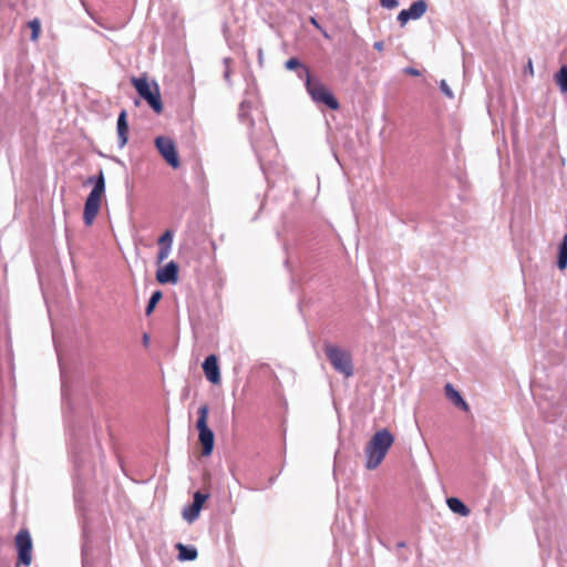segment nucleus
I'll list each match as a JSON object with an SVG mask.
<instances>
[{"mask_svg":"<svg viewBox=\"0 0 567 567\" xmlns=\"http://www.w3.org/2000/svg\"><path fill=\"white\" fill-rule=\"evenodd\" d=\"M393 442L394 436L386 429L378 431L371 437L364 449L368 470H374L381 464Z\"/></svg>","mask_w":567,"mask_h":567,"instance_id":"f257e3e1","label":"nucleus"},{"mask_svg":"<svg viewBox=\"0 0 567 567\" xmlns=\"http://www.w3.org/2000/svg\"><path fill=\"white\" fill-rule=\"evenodd\" d=\"M305 86L311 100L317 104H323L330 110H338L339 102L331 91L319 80L312 78L308 68H303Z\"/></svg>","mask_w":567,"mask_h":567,"instance_id":"f03ea898","label":"nucleus"},{"mask_svg":"<svg viewBox=\"0 0 567 567\" xmlns=\"http://www.w3.org/2000/svg\"><path fill=\"white\" fill-rule=\"evenodd\" d=\"M87 183L94 184L93 189L86 198L83 213L84 223L90 226L97 216L104 197L105 179L103 172L100 171L99 176L95 179L90 177Z\"/></svg>","mask_w":567,"mask_h":567,"instance_id":"7ed1b4c3","label":"nucleus"},{"mask_svg":"<svg viewBox=\"0 0 567 567\" xmlns=\"http://www.w3.org/2000/svg\"><path fill=\"white\" fill-rule=\"evenodd\" d=\"M324 352L330 363L338 372L347 378L353 374L352 358L348 350L336 346H327Z\"/></svg>","mask_w":567,"mask_h":567,"instance_id":"20e7f679","label":"nucleus"},{"mask_svg":"<svg viewBox=\"0 0 567 567\" xmlns=\"http://www.w3.org/2000/svg\"><path fill=\"white\" fill-rule=\"evenodd\" d=\"M132 83L138 94L147 101L150 106L156 112L162 111L159 90L156 83H150L145 78H133Z\"/></svg>","mask_w":567,"mask_h":567,"instance_id":"39448f33","label":"nucleus"},{"mask_svg":"<svg viewBox=\"0 0 567 567\" xmlns=\"http://www.w3.org/2000/svg\"><path fill=\"white\" fill-rule=\"evenodd\" d=\"M208 406L206 404L198 409V420L196 422V429L199 432L198 439L202 444V453L207 456L210 455L214 447V433L207 425L208 419Z\"/></svg>","mask_w":567,"mask_h":567,"instance_id":"423d86ee","label":"nucleus"},{"mask_svg":"<svg viewBox=\"0 0 567 567\" xmlns=\"http://www.w3.org/2000/svg\"><path fill=\"white\" fill-rule=\"evenodd\" d=\"M156 148L163 158L172 167L177 168L179 166V158L176 152V147L174 142L166 136H158L155 140Z\"/></svg>","mask_w":567,"mask_h":567,"instance_id":"0eeeda50","label":"nucleus"},{"mask_svg":"<svg viewBox=\"0 0 567 567\" xmlns=\"http://www.w3.org/2000/svg\"><path fill=\"white\" fill-rule=\"evenodd\" d=\"M16 547L18 549L19 561L29 566L32 560V540L27 529H21L16 536Z\"/></svg>","mask_w":567,"mask_h":567,"instance_id":"6e6552de","label":"nucleus"},{"mask_svg":"<svg viewBox=\"0 0 567 567\" xmlns=\"http://www.w3.org/2000/svg\"><path fill=\"white\" fill-rule=\"evenodd\" d=\"M207 498V494L196 492L194 494V502L189 506L184 508L183 518L188 523H193L194 520H196Z\"/></svg>","mask_w":567,"mask_h":567,"instance_id":"1a4fd4ad","label":"nucleus"},{"mask_svg":"<svg viewBox=\"0 0 567 567\" xmlns=\"http://www.w3.org/2000/svg\"><path fill=\"white\" fill-rule=\"evenodd\" d=\"M426 9V2L424 0H417L413 2L408 10H402L398 16V20L402 25H404L411 19L415 20L421 18L425 13Z\"/></svg>","mask_w":567,"mask_h":567,"instance_id":"9d476101","label":"nucleus"},{"mask_svg":"<svg viewBox=\"0 0 567 567\" xmlns=\"http://www.w3.org/2000/svg\"><path fill=\"white\" fill-rule=\"evenodd\" d=\"M156 280L162 285L176 284L178 281V266L174 261H169L157 270Z\"/></svg>","mask_w":567,"mask_h":567,"instance_id":"9b49d317","label":"nucleus"},{"mask_svg":"<svg viewBox=\"0 0 567 567\" xmlns=\"http://www.w3.org/2000/svg\"><path fill=\"white\" fill-rule=\"evenodd\" d=\"M204 373L209 382L218 384L220 382V371L217 357L208 355L203 363Z\"/></svg>","mask_w":567,"mask_h":567,"instance_id":"f8f14e48","label":"nucleus"},{"mask_svg":"<svg viewBox=\"0 0 567 567\" xmlns=\"http://www.w3.org/2000/svg\"><path fill=\"white\" fill-rule=\"evenodd\" d=\"M128 125L126 121V112L122 111L117 118V136L120 147H123L127 143Z\"/></svg>","mask_w":567,"mask_h":567,"instance_id":"ddd939ff","label":"nucleus"},{"mask_svg":"<svg viewBox=\"0 0 567 567\" xmlns=\"http://www.w3.org/2000/svg\"><path fill=\"white\" fill-rule=\"evenodd\" d=\"M445 395L447 396L449 400H451L453 402V404H455L456 406H460L462 410L464 411H467L468 410V405L467 403L463 400V398L461 396V394L451 385V384H446L445 385Z\"/></svg>","mask_w":567,"mask_h":567,"instance_id":"4468645a","label":"nucleus"},{"mask_svg":"<svg viewBox=\"0 0 567 567\" xmlns=\"http://www.w3.org/2000/svg\"><path fill=\"white\" fill-rule=\"evenodd\" d=\"M446 503L452 512L461 516H467L470 514V509L458 498H447Z\"/></svg>","mask_w":567,"mask_h":567,"instance_id":"2eb2a0df","label":"nucleus"},{"mask_svg":"<svg viewBox=\"0 0 567 567\" xmlns=\"http://www.w3.org/2000/svg\"><path fill=\"white\" fill-rule=\"evenodd\" d=\"M178 558L181 560H193L197 557V550L193 547H187L183 544H177Z\"/></svg>","mask_w":567,"mask_h":567,"instance_id":"dca6fc26","label":"nucleus"},{"mask_svg":"<svg viewBox=\"0 0 567 567\" xmlns=\"http://www.w3.org/2000/svg\"><path fill=\"white\" fill-rule=\"evenodd\" d=\"M557 265L560 270H565L567 267V235L564 237L563 241L559 245Z\"/></svg>","mask_w":567,"mask_h":567,"instance_id":"f3484780","label":"nucleus"},{"mask_svg":"<svg viewBox=\"0 0 567 567\" xmlns=\"http://www.w3.org/2000/svg\"><path fill=\"white\" fill-rule=\"evenodd\" d=\"M556 83L559 85L561 92H567V66L560 68L555 75Z\"/></svg>","mask_w":567,"mask_h":567,"instance_id":"a211bd4d","label":"nucleus"},{"mask_svg":"<svg viewBox=\"0 0 567 567\" xmlns=\"http://www.w3.org/2000/svg\"><path fill=\"white\" fill-rule=\"evenodd\" d=\"M286 68L288 70H295V69H301V71L298 73V76L302 80H305V74H303V68H306L305 65H302L300 63V61L296 58H291L289 59L287 62H286Z\"/></svg>","mask_w":567,"mask_h":567,"instance_id":"6ab92c4d","label":"nucleus"},{"mask_svg":"<svg viewBox=\"0 0 567 567\" xmlns=\"http://www.w3.org/2000/svg\"><path fill=\"white\" fill-rule=\"evenodd\" d=\"M162 299V292L161 291H155L150 301H148V305L146 307V315H151L153 312V310L155 309L156 305L158 303V301Z\"/></svg>","mask_w":567,"mask_h":567,"instance_id":"aec40b11","label":"nucleus"},{"mask_svg":"<svg viewBox=\"0 0 567 567\" xmlns=\"http://www.w3.org/2000/svg\"><path fill=\"white\" fill-rule=\"evenodd\" d=\"M29 28L31 29L32 33H31V39L33 41L38 40L39 35H40V31H41V23H40V20L39 19H33L32 21L29 22Z\"/></svg>","mask_w":567,"mask_h":567,"instance_id":"412c9836","label":"nucleus"},{"mask_svg":"<svg viewBox=\"0 0 567 567\" xmlns=\"http://www.w3.org/2000/svg\"><path fill=\"white\" fill-rule=\"evenodd\" d=\"M173 243V234L171 230H166L158 239V245L163 246H172Z\"/></svg>","mask_w":567,"mask_h":567,"instance_id":"4be33fe9","label":"nucleus"},{"mask_svg":"<svg viewBox=\"0 0 567 567\" xmlns=\"http://www.w3.org/2000/svg\"><path fill=\"white\" fill-rule=\"evenodd\" d=\"M172 246H163L159 248V251L157 254V262H163L171 254Z\"/></svg>","mask_w":567,"mask_h":567,"instance_id":"5701e85b","label":"nucleus"},{"mask_svg":"<svg viewBox=\"0 0 567 567\" xmlns=\"http://www.w3.org/2000/svg\"><path fill=\"white\" fill-rule=\"evenodd\" d=\"M440 87H441V91L449 97V99H453L454 97V94L451 90V87L447 85L446 81L445 80H442L441 83H440Z\"/></svg>","mask_w":567,"mask_h":567,"instance_id":"b1692460","label":"nucleus"},{"mask_svg":"<svg viewBox=\"0 0 567 567\" xmlns=\"http://www.w3.org/2000/svg\"><path fill=\"white\" fill-rule=\"evenodd\" d=\"M381 6L388 9H394L399 6L396 0H380Z\"/></svg>","mask_w":567,"mask_h":567,"instance_id":"393cba45","label":"nucleus"},{"mask_svg":"<svg viewBox=\"0 0 567 567\" xmlns=\"http://www.w3.org/2000/svg\"><path fill=\"white\" fill-rule=\"evenodd\" d=\"M404 72H405L406 74H409V75H412V76H419V75L421 74L419 70L413 69V68H406V69L404 70Z\"/></svg>","mask_w":567,"mask_h":567,"instance_id":"a878e982","label":"nucleus"},{"mask_svg":"<svg viewBox=\"0 0 567 567\" xmlns=\"http://www.w3.org/2000/svg\"><path fill=\"white\" fill-rule=\"evenodd\" d=\"M373 47H374V49H375V50H378V51H382V50H383L384 44H383V42L378 41V42H375V43H374V45H373Z\"/></svg>","mask_w":567,"mask_h":567,"instance_id":"bb28decb","label":"nucleus"},{"mask_svg":"<svg viewBox=\"0 0 567 567\" xmlns=\"http://www.w3.org/2000/svg\"><path fill=\"white\" fill-rule=\"evenodd\" d=\"M310 21L315 27L319 28V24L315 18H311Z\"/></svg>","mask_w":567,"mask_h":567,"instance_id":"cd10ccee","label":"nucleus"},{"mask_svg":"<svg viewBox=\"0 0 567 567\" xmlns=\"http://www.w3.org/2000/svg\"><path fill=\"white\" fill-rule=\"evenodd\" d=\"M528 70H530V72L533 73V65H532L530 61H529V64H528Z\"/></svg>","mask_w":567,"mask_h":567,"instance_id":"c85d7f7f","label":"nucleus"}]
</instances>
